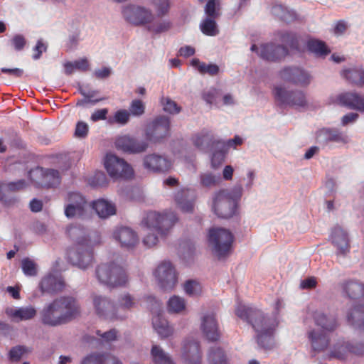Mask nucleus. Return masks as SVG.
<instances>
[{
  "label": "nucleus",
  "instance_id": "f257e3e1",
  "mask_svg": "<svg viewBox=\"0 0 364 364\" xmlns=\"http://www.w3.org/2000/svg\"><path fill=\"white\" fill-rule=\"evenodd\" d=\"M170 125L168 117L159 116L147 124L145 129L146 141L125 135L116 140V147L130 154L144 152L149 146L147 141L153 144L160 143L170 136Z\"/></svg>",
  "mask_w": 364,
  "mask_h": 364
},
{
  "label": "nucleus",
  "instance_id": "f03ea898",
  "mask_svg": "<svg viewBox=\"0 0 364 364\" xmlns=\"http://www.w3.org/2000/svg\"><path fill=\"white\" fill-rule=\"evenodd\" d=\"M68 236L75 242L68 249V260L80 269H86L94 262L93 244L86 230L78 225H70L66 229Z\"/></svg>",
  "mask_w": 364,
  "mask_h": 364
},
{
  "label": "nucleus",
  "instance_id": "7ed1b4c3",
  "mask_svg": "<svg viewBox=\"0 0 364 364\" xmlns=\"http://www.w3.org/2000/svg\"><path fill=\"white\" fill-rule=\"evenodd\" d=\"M80 314L77 301L72 296H61L47 304L40 312L43 324L58 326L67 323Z\"/></svg>",
  "mask_w": 364,
  "mask_h": 364
},
{
  "label": "nucleus",
  "instance_id": "20e7f679",
  "mask_svg": "<svg viewBox=\"0 0 364 364\" xmlns=\"http://www.w3.org/2000/svg\"><path fill=\"white\" fill-rule=\"evenodd\" d=\"M177 220L176 215L171 211L163 214L148 213L141 222V225L146 229V235L143 239L144 245L147 247L156 245L158 242L156 233L164 236Z\"/></svg>",
  "mask_w": 364,
  "mask_h": 364
},
{
  "label": "nucleus",
  "instance_id": "39448f33",
  "mask_svg": "<svg viewBox=\"0 0 364 364\" xmlns=\"http://www.w3.org/2000/svg\"><path fill=\"white\" fill-rule=\"evenodd\" d=\"M316 324L322 328L323 331H311L309 338L311 341L312 348L314 351H323L329 345L330 338L326 333L332 332L338 327L337 319L333 315H327L324 313H316L314 316Z\"/></svg>",
  "mask_w": 364,
  "mask_h": 364
},
{
  "label": "nucleus",
  "instance_id": "423d86ee",
  "mask_svg": "<svg viewBox=\"0 0 364 364\" xmlns=\"http://www.w3.org/2000/svg\"><path fill=\"white\" fill-rule=\"evenodd\" d=\"M235 311V314L250 324L255 332L265 330L272 326H278L274 316H269L257 308L239 304Z\"/></svg>",
  "mask_w": 364,
  "mask_h": 364
},
{
  "label": "nucleus",
  "instance_id": "0eeeda50",
  "mask_svg": "<svg viewBox=\"0 0 364 364\" xmlns=\"http://www.w3.org/2000/svg\"><path fill=\"white\" fill-rule=\"evenodd\" d=\"M235 311V314L250 324L255 332L265 330L272 326H278L274 316H269L257 308L239 304Z\"/></svg>",
  "mask_w": 364,
  "mask_h": 364
},
{
  "label": "nucleus",
  "instance_id": "6e6552de",
  "mask_svg": "<svg viewBox=\"0 0 364 364\" xmlns=\"http://www.w3.org/2000/svg\"><path fill=\"white\" fill-rule=\"evenodd\" d=\"M98 281L110 287L124 286L128 282L125 269L115 262H105L99 264L95 269Z\"/></svg>",
  "mask_w": 364,
  "mask_h": 364
},
{
  "label": "nucleus",
  "instance_id": "1a4fd4ad",
  "mask_svg": "<svg viewBox=\"0 0 364 364\" xmlns=\"http://www.w3.org/2000/svg\"><path fill=\"white\" fill-rule=\"evenodd\" d=\"M194 145L201 150L210 149L212 151L211 164L215 168L224 161L228 151V144L215 140L210 133L201 134L194 136Z\"/></svg>",
  "mask_w": 364,
  "mask_h": 364
},
{
  "label": "nucleus",
  "instance_id": "9d476101",
  "mask_svg": "<svg viewBox=\"0 0 364 364\" xmlns=\"http://www.w3.org/2000/svg\"><path fill=\"white\" fill-rule=\"evenodd\" d=\"M204 2L205 0H198ZM204 11L205 17L200 23V31L208 36H215L219 34V28L216 20L220 17V0H208Z\"/></svg>",
  "mask_w": 364,
  "mask_h": 364
},
{
  "label": "nucleus",
  "instance_id": "9b49d317",
  "mask_svg": "<svg viewBox=\"0 0 364 364\" xmlns=\"http://www.w3.org/2000/svg\"><path fill=\"white\" fill-rule=\"evenodd\" d=\"M104 164L107 173L112 178L129 179L134 175L132 166L123 159L114 154H107Z\"/></svg>",
  "mask_w": 364,
  "mask_h": 364
},
{
  "label": "nucleus",
  "instance_id": "f8f14e48",
  "mask_svg": "<svg viewBox=\"0 0 364 364\" xmlns=\"http://www.w3.org/2000/svg\"><path fill=\"white\" fill-rule=\"evenodd\" d=\"M274 95L279 106L289 105L296 107H305L307 105L305 93L299 90H287L277 86L274 88Z\"/></svg>",
  "mask_w": 364,
  "mask_h": 364
},
{
  "label": "nucleus",
  "instance_id": "ddd939ff",
  "mask_svg": "<svg viewBox=\"0 0 364 364\" xmlns=\"http://www.w3.org/2000/svg\"><path fill=\"white\" fill-rule=\"evenodd\" d=\"M30 177L37 186L54 188L60 185L61 176L58 170L37 168L30 172Z\"/></svg>",
  "mask_w": 364,
  "mask_h": 364
},
{
  "label": "nucleus",
  "instance_id": "4468645a",
  "mask_svg": "<svg viewBox=\"0 0 364 364\" xmlns=\"http://www.w3.org/2000/svg\"><path fill=\"white\" fill-rule=\"evenodd\" d=\"M208 243L218 259L228 254V230L225 228H211L208 234Z\"/></svg>",
  "mask_w": 364,
  "mask_h": 364
},
{
  "label": "nucleus",
  "instance_id": "2eb2a0df",
  "mask_svg": "<svg viewBox=\"0 0 364 364\" xmlns=\"http://www.w3.org/2000/svg\"><path fill=\"white\" fill-rule=\"evenodd\" d=\"M154 276L160 287L166 291L173 289L177 283L176 270L169 262H161L156 269Z\"/></svg>",
  "mask_w": 364,
  "mask_h": 364
},
{
  "label": "nucleus",
  "instance_id": "dca6fc26",
  "mask_svg": "<svg viewBox=\"0 0 364 364\" xmlns=\"http://www.w3.org/2000/svg\"><path fill=\"white\" fill-rule=\"evenodd\" d=\"M69 203L65 208V215L68 218H82L90 205L85 197L79 193L72 192L68 194Z\"/></svg>",
  "mask_w": 364,
  "mask_h": 364
},
{
  "label": "nucleus",
  "instance_id": "f3484780",
  "mask_svg": "<svg viewBox=\"0 0 364 364\" xmlns=\"http://www.w3.org/2000/svg\"><path fill=\"white\" fill-rule=\"evenodd\" d=\"M242 194L243 187L241 180L229 188V226L233 221H235L236 225H240V207Z\"/></svg>",
  "mask_w": 364,
  "mask_h": 364
},
{
  "label": "nucleus",
  "instance_id": "a211bd4d",
  "mask_svg": "<svg viewBox=\"0 0 364 364\" xmlns=\"http://www.w3.org/2000/svg\"><path fill=\"white\" fill-rule=\"evenodd\" d=\"M122 14L126 21L137 26L149 23L154 18V15L149 9L140 6H127L124 8Z\"/></svg>",
  "mask_w": 364,
  "mask_h": 364
},
{
  "label": "nucleus",
  "instance_id": "6ab92c4d",
  "mask_svg": "<svg viewBox=\"0 0 364 364\" xmlns=\"http://www.w3.org/2000/svg\"><path fill=\"white\" fill-rule=\"evenodd\" d=\"M27 183L25 180L21 179L15 182H0V201L5 206L14 205L18 198L15 193L25 189Z\"/></svg>",
  "mask_w": 364,
  "mask_h": 364
},
{
  "label": "nucleus",
  "instance_id": "aec40b11",
  "mask_svg": "<svg viewBox=\"0 0 364 364\" xmlns=\"http://www.w3.org/2000/svg\"><path fill=\"white\" fill-rule=\"evenodd\" d=\"M148 302L151 304V311L153 313L157 314V316L153 318L152 323L155 331L161 338H167L173 333L172 328L168 325V321L162 318L159 311L161 309V304L152 296L146 297Z\"/></svg>",
  "mask_w": 364,
  "mask_h": 364
},
{
  "label": "nucleus",
  "instance_id": "412c9836",
  "mask_svg": "<svg viewBox=\"0 0 364 364\" xmlns=\"http://www.w3.org/2000/svg\"><path fill=\"white\" fill-rule=\"evenodd\" d=\"M92 299L95 312L100 317L112 321L123 319V316L115 312V306L107 297L95 295Z\"/></svg>",
  "mask_w": 364,
  "mask_h": 364
},
{
  "label": "nucleus",
  "instance_id": "4be33fe9",
  "mask_svg": "<svg viewBox=\"0 0 364 364\" xmlns=\"http://www.w3.org/2000/svg\"><path fill=\"white\" fill-rule=\"evenodd\" d=\"M332 244L337 248V256L346 257L350 252V240L348 235L341 227L336 225L330 235Z\"/></svg>",
  "mask_w": 364,
  "mask_h": 364
},
{
  "label": "nucleus",
  "instance_id": "5701e85b",
  "mask_svg": "<svg viewBox=\"0 0 364 364\" xmlns=\"http://www.w3.org/2000/svg\"><path fill=\"white\" fill-rule=\"evenodd\" d=\"M181 356L188 364H200L201 352L199 342L193 338L186 339L183 343Z\"/></svg>",
  "mask_w": 364,
  "mask_h": 364
},
{
  "label": "nucleus",
  "instance_id": "b1692460",
  "mask_svg": "<svg viewBox=\"0 0 364 364\" xmlns=\"http://www.w3.org/2000/svg\"><path fill=\"white\" fill-rule=\"evenodd\" d=\"M171 161L166 157L159 154H149L144 159V167L155 173H164L171 168Z\"/></svg>",
  "mask_w": 364,
  "mask_h": 364
},
{
  "label": "nucleus",
  "instance_id": "393cba45",
  "mask_svg": "<svg viewBox=\"0 0 364 364\" xmlns=\"http://www.w3.org/2000/svg\"><path fill=\"white\" fill-rule=\"evenodd\" d=\"M282 78L294 84L308 85L311 81L310 75L298 67H288L281 72Z\"/></svg>",
  "mask_w": 364,
  "mask_h": 364
},
{
  "label": "nucleus",
  "instance_id": "a878e982",
  "mask_svg": "<svg viewBox=\"0 0 364 364\" xmlns=\"http://www.w3.org/2000/svg\"><path fill=\"white\" fill-rule=\"evenodd\" d=\"M289 53L286 46L274 43L264 44L261 46L259 55L262 59L268 61H278L284 58Z\"/></svg>",
  "mask_w": 364,
  "mask_h": 364
},
{
  "label": "nucleus",
  "instance_id": "bb28decb",
  "mask_svg": "<svg viewBox=\"0 0 364 364\" xmlns=\"http://www.w3.org/2000/svg\"><path fill=\"white\" fill-rule=\"evenodd\" d=\"M113 237L122 247L127 249L134 247L139 242L136 233L128 227L117 228L114 231Z\"/></svg>",
  "mask_w": 364,
  "mask_h": 364
},
{
  "label": "nucleus",
  "instance_id": "cd10ccee",
  "mask_svg": "<svg viewBox=\"0 0 364 364\" xmlns=\"http://www.w3.org/2000/svg\"><path fill=\"white\" fill-rule=\"evenodd\" d=\"M316 141L320 144L328 142L346 143V136L342 132L335 128H323L316 134Z\"/></svg>",
  "mask_w": 364,
  "mask_h": 364
},
{
  "label": "nucleus",
  "instance_id": "c85d7f7f",
  "mask_svg": "<svg viewBox=\"0 0 364 364\" xmlns=\"http://www.w3.org/2000/svg\"><path fill=\"white\" fill-rule=\"evenodd\" d=\"M346 318L355 328L364 331V304H353L346 313Z\"/></svg>",
  "mask_w": 364,
  "mask_h": 364
},
{
  "label": "nucleus",
  "instance_id": "c756f323",
  "mask_svg": "<svg viewBox=\"0 0 364 364\" xmlns=\"http://www.w3.org/2000/svg\"><path fill=\"white\" fill-rule=\"evenodd\" d=\"M201 328L206 338L210 341H216L220 337V332L214 314L203 316Z\"/></svg>",
  "mask_w": 364,
  "mask_h": 364
},
{
  "label": "nucleus",
  "instance_id": "7c9ffc66",
  "mask_svg": "<svg viewBox=\"0 0 364 364\" xmlns=\"http://www.w3.org/2000/svg\"><path fill=\"white\" fill-rule=\"evenodd\" d=\"M339 103L344 107L364 112V97L357 92H345L338 97Z\"/></svg>",
  "mask_w": 364,
  "mask_h": 364
},
{
  "label": "nucleus",
  "instance_id": "2f4dec72",
  "mask_svg": "<svg viewBox=\"0 0 364 364\" xmlns=\"http://www.w3.org/2000/svg\"><path fill=\"white\" fill-rule=\"evenodd\" d=\"M175 200L183 212L192 213L193 211L196 200L193 191L188 189L181 190L176 194Z\"/></svg>",
  "mask_w": 364,
  "mask_h": 364
},
{
  "label": "nucleus",
  "instance_id": "473e14b6",
  "mask_svg": "<svg viewBox=\"0 0 364 364\" xmlns=\"http://www.w3.org/2000/svg\"><path fill=\"white\" fill-rule=\"evenodd\" d=\"M277 326H272L265 330L257 331L255 336L256 342L260 348L272 349L274 345V333Z\"/></svg>",
  "mask_w": 364,
  "mask_h": 364
},
{
  "label": "nucleus",
  "instance_id": "72a5a7b5",
  "mask_svg": "<svg viewBox=\"0 0 364 364\" xmlns=\"http://www.w3.org/2000/svg\"><path fill=\"white\" fill-rule=\"evenodd\" d=\"M6 314L16 321L33 319L37 314L36 308L33 306H22L18 309L9 308L6 310Z\"/></svg>",
  "mask_w": 364,
  "mask_h": 364
},
{
  "label": "nucleus",
  "instance_id": "f704fd0d",
  "mask_svg": "<svg viewBox=\"0 0 364 364\" xmlns=\"http://www.w3.org/2000/svg\"><path fill=\"white\" fill-rule=\"evenodd\" d=\"M81 364H122L117 357L108 353H93L87 355Z\"/></svg>",
  "mask_w": 364,
  "mask_h": 364
},
{
  "label": "nucleus",
  "instance_id": "c9c22d12",
  "mask_svg": "<svg viewBox=\"0 0 364 364\" xmlns=\"http://www.w3.org/2000/svg\"><path fill=\"white\" fill-rule=\"evenodd\" d=\"M91 205L99 217L102 218H107L116 213L115 205L103 198L93 201Z\"/></svg>",
  "mask_w": 364,
  "mask_h": 364
},
{
  "label": "nucleus",
  "instance_id": "e433bc0d",
  "mask_svg": "<svg viewBox=\"0 0 364 364\" xmlns=\"http://www.w3.org/2000/svg\"><path fill=\"white\" fill-rule=\"evenodd\" d=\"M63 287V281L51 274L44 277L40 283L42 292H56L60 291Z\"/></svg>",
  "mask_w": 364,
  "mask_h": 364
},
{
  "label": "nucleus",
  "instance_id": "4c0bfd02",
  "mask_svg": "<svg viewBox=\"0 0 364 364\" xmlns=\"http://www.w3.org/2000/svg\"><path fill=\"white\" fill-rule=\"evenodd\" d=\"M227 204L228 192L225 190H221L215 194L213 199V209L218 217L226 218Z\"/></svg>",
  "mask_w": 364,
  "mask_h": 364
},
{
  "label": "nucleus",
  "instance_id": "58836bf2",
  "mask_svg": "<svg viewBox=\"0 0 364 364\" xmlns=\"http://www.w3.org/2000/svg\"><path fill=\"white\" fill-rule=\"evenodd\" d=\"M343 291L351 299L364 297V284L356 280H349L343 285Z\"/></svg>",
  "mask_w": 364,
  "mask_h": 364
},
{
  "label": "nucleus",
  "instance_id": "ea45409f",
  "mask_svg": "<svg viewBox=\"0 0 364 364\" xmlns=\"http://www.w3.org/2000/svg\"><path fill=\"white\" fill-rule=\"evenodd\" d=\"M154 364H176L171 356L158 345H153L150 351Z\"/></svg>",
  "mask_w": 364,
  "mask_h": 364
},
{
  "label": "nucleus",
  "instance_id": "a19ab883",
  "mask_svg": "<svg viewBox=\"0 0 364 364\" xmlns=\"http://www.w3.org/2000/svg\"><path fill=\"white\" fill-rule=\"evenodd\" d=\"M136 304V302L131 294L129 293L122 294L118 299V306H115V312L118 315L123 316L124 319L127 316L124 312L135 307Z\"/></svg>",
  "mask_w": 364,
  "mask_h": 364
},
{
  "label": "nucleus",
  "instance_id": "79ce46f5",
  "mask_svg": "<svg viewBox=\"0 0 364 364\" xmlns=\"http://www.w3.org/2000/svg\"><path fill=\"white\" fill-rule=\"evenodd\" d=\"M306 47L309 52L317 57H325L331 52L326 43L318 39H310L306 43Z\"/></svg>",
  "mask_w": 364,
  "mask_h": 364
},
{
  "label": "nucleus",
  "instance_id": "37998d69",
  "mask_svg": "<svg viewBox=\"0 0 364 364\" xmlns=\"http://www.w3.org/2000/svg\"><path fill=\"white\" fill-rule=\"evenodd\" d=\"M191 65L196 68L202 75L208 74L210 76H215L220 72V68L216 64H206L205 63L200 62L198 58H193L191 61Z\"/></svg>",
  "mask_w": 364,
  "mask_h": 364
},
{
  "label": "nucleus",
  "instance_id": "c03bdc74",
  "mask_svg": "<svg viewBox=\"0 0 364 364\" xmlns=\"http://www.w3.org/2000/svg\"><path fill=\"white\" fill-rule=\"evenodd\" d=\"M345 78L350 82L358 86L364 85V70L360 68H353L343 70Z\"/></svg>",
  "mask_w": 364,
  "mask_h": 364
},
{
  "label": "nucleus",
  "instance_id": "a18cd8bd",
  "mask_svg": "<svg viewBox=\"0 0 364 364\" xmlns=\"http://www.w3.org/2000/svg\"><path fill=\"white\" fill-rule=\"evenodd\" d=\"M350 353L349 348H348V342H343V343H337L333 346V349L331 350L328 358H336L341 360H345L348 354Z\"/></svg>",
  "mask_w": 364,
  "mask_h": 364
},
{
  "label": "nucleus",
  "instance_id": "49530a36",
  "mask_svg": "<svg viewBox=\"0 0 364 364\" xmlns=\"http://www.w3.org/2000/svg\"><path fill=\"white\" fill-rule=\"evenodd\" d=\"M210 364H227L225 351L219 348H213L208 355Z\"/></svg>",
  "mask_w": 364,
  "mask_h": 364
},
{
  "label": "nucleus",
  "instance_id": "de8ad7c7",
  "mask_svg": "<svg viewBox=\"0 0 364 364\" xmlns=\"http://www.w3.org/2000/svg\"><path fill=\"white\" fill-rule=\"evenodd\" d=\"M280 40L291 49L299 50V38L296 33L292 32H284L280 35Z\"/></svg>",
  "mask_w": 364,
  "mask_h": 364
},
{
  "label": "nucleus",
  "instance_id": "09e8293b",
  "mask_svg": "<svg viewBox=\"0 0 364 364\" xmlns=\"http://www.w3.org/2000/svg\"><path fill=\"white\" fill-rule=\"evenodd\" d=\"M32 349L31 348L25 346H16L10 350L9 357L11 361H18L25 355L30 353Z\"/></svg>",
  "mask_w": 364,
  "mask_h": 364
},
{
  "label": "nucleus",
  "instance_id": "8fccbe9b",
  "mask_svg": "<svg viewBox=\"0 0 364 364\" xmlns=\"http://www.w3.org/2000/svg\"><path fill=\"white\" fill-rule=\"evenodd\" d=\"M186 303L183 298L173 296L168 301V311L171 313H179L185 309Z\"/></svg>",
  "mask_w": 364,
  "mask_h": 364
},
{
  "label": "nucleus",
  "instance_id": "3c124183",
  "mask_svg": "<svg viewBox=\"0 0 364 364\" xmlns=\"http://www.w3.org/2000/svg\"><path fill=\"white\" fill-rule=\"evenodd\" d=\"M161 102L163 105V109L166 112L173 114L179 113L181 110V107L169 97H162Z\"/></svg>",
  "mask_w": 364,
  "mask_h": 364
},
{
  "label": "nucleus",
  "instance_id": "603ef678",
  "mask_svg": "<svg viewBox=\"0 0 364 364\" xmlns=\"http://www.w3.org/2000/svg\"><path fill=\"white\" fill-rule=\"evenodd\" d=\"M130 118V113L127 109L117 110L112 119H109V123H117L119 124L124 125L129 121Z\"/></svg>",
  "mask_w": 364,
  "mask_h": 364
},
{
  "label": "nucleus",
  "instance_id": "864d4df0",
  "mask_svg": "<svg viewBox=\"0 0 364 364\" xmlns=\"http://www.w3.org/2000/svg\"><path fill=\"white\" fill-rule=\"evenodd\" d=\"M21 267L26 276L33 277L37 274L36 264L30 258H24L21 261Z\"/></svg>",
  "mask_w": 364,
  "mask_h": 364
},
{
  "label": "nucleus",
  "instance_id": "5fc2aeb1",
  "mask_svg": "<svg viewBox=\"0 0 364 364\" xmlns=\"http://www.w3.org/2000/svg\"><path fill=\"white\" fill-rule=\"evenodd\" d=\"M145 112V105L140 100H134L129 106L130 115L140 117Z\"/></svg>",
  "mask_w": 364,
  "mask_h": 364
},
{
  "label": "nucleus",
  "instance_id": "6e6d98bb",
  "mask_svg": "<svg viewBox=\"0 0 364 364\" xmlns=\"http://www.w3.org/2000/svg\"><path fill=\"white\" fill-rule=\"evenodd\" d=\"M184 291L189 296H196L200 294V284L195 280H188L184 284Z\"/></svg>",
  "mask_w": 364,
  "mask_h": 364
},
{
  "label": "nucleus",
  "instance_id": "4d7b16f0",
  "mask_svg": "<svg viewBox=\"0 0 364 364\" xmlns=\"http://www.w3.org/2000/svg\"><path fill=\"white\" fill-rule=\"evenodd\" d=\"M96 334L100 337L102 342L109 343L118 338V331L115 328L102 333L100 330L96 331Z\"/></svg>",
  "mask_w": 364,
  "mask_h": 364
},
{
  "label": "nucleus",
  "instance_id": "13d9d810",
  "mask_svg": "<svg viewBox=\"0 0 364 364\" xmlns=\"http://www.w3.org/2000/svg\"><path fill=\"white\" fill-rule=\"evenodd\" d=\"M171 27V23L168 21H163L153 23L149 26V30L154 33H161L168 31Z\"/></svg>",
  "mask_w": 364,
  "mask_h": 364
},
{
  "label": "nucleus",
  "instance_id": "bf43d9fd",
  "mask_svg": "<svg viewBox=\"0 0 364 364\" xmlns=\"http://www.w3.org/2000/svg\"><path fill=\"white\" fill-rule=\"evenodd\" d=\"M220 181V177L219 176H216L211 173H203L200 176V183L206 187L215 186Z\"/></svg>",
  "mask_w": 364,
  "mask_h": 364
},
{
  "label": "nucleus",
  "instance_id": "052dcab7",
  "mask_svg": "<svg viewBox=\"0 0 364 364\" xmlns=\"http://www.w3.org/2000/svg\"><path fill=\"white\" fill-rule=\"evenodd\" d=\"M154 4L158 16H163L168 13L170 7L168 0H154Z\"/></svg>",
  "mask_w": 364,
  "mask_h": 364
},
{
  "label": "nucleus",
  "instance_id": "680f3d73",
  "mask_svg": "<svg viewBox=\"0 0 364 364\" xmlns=\"http://www.w3.org/2000/svg\"><path fill=\"white\" fill-rule=\"evenodd\" d=\"M350 353L358 356L364 355V343L348 341Z\"/></svg>",
  "mask_w": 364,
  "mask_h": 364
},
{
  "label": "nucleus",
  "instance_id": "e2e57ef3",
  "mask_svg": "<svg viewBox=\"0 0 364 364\" xmlns=\"http://www.w3.org/2000/svg\"><path fill=\"white\" fill-rule=\"evenodd\" d=\"M221 95L216 89H211L208 92L203 94V99L209 104L218 103L220 99Z\"/></svg>",
  "mask_w": 364,
  "mask_h": 364
},
{
  "label": "nucleus",
  "instance_id": "0e129e2a",
  "mask_svg": "<svg viewBox=\"0 0 364 364\" xmlns=\"http://www.w3.org/2000/svg\"><path fill=\"white\" fill-rule=\"evenodd\" d=\"M11 43L15 50L19 51L23 49L26 44V41L23 36L17 34L12 38Z\"/></svg>",
  "mask_w": 364,
  "mask_h": 364
},
{
  "label": "nucleus",
  "instance_id": "69168bd1",
  "mask_svg": "<svg viewBox=\"0 0 364 364\" xmlns=\"http://www.w3.org/2000/svg\"><path fill=\"white\" fill-rule=\"evenodd\" d=\"M106 176L103 172L99 171L95 173V176L90 181L92 186H102L106 183Z\"/></svg>",
  "mask_w": 364,
  "mask_h": 364
},
{
  "label": "nucleus",
  "instance_id": "338daca9",
  "mask_svg": "<svg viewBox=\"0 0 364 364\" xmlns=\"http://www.w3.org/2000/svg\"><path fill=\"white\" fill-rule=\"evenodd\" d=\"M298 14L293 9H289L286 7L284 14L283 16V21L287 23H291L298 19Z\"/></svg>",
  "mask_w": 364,
  "mask_h": 364
},
{
  "label": "nucleus",
  "instance_id": "774afa93",
  "mask_svg": "<svg viewBox=\"0 0 364 364\" xmlns=\"http://www.w3.org/2000/svg\"><path fill=\"white\" fill-rule=\"evenodd\" d=\"M47 46L41 40L38 41L36 46L33 48V59L38 60L41 58L42 53L46 52Z\"/></svg>",
  "mask_w": 364,
  "mask_h": 364
}]
</instances>
